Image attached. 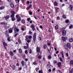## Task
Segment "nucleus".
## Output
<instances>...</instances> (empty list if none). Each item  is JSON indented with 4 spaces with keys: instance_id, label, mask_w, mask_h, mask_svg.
I'll return each instance as SVG.
<instances>
[{
    "instance_id": "f257e3e1",
    "label": "nucleus",
    "mask_w": 73,
    "mask_h": 73,
    "mask_svg": "<svg viewBox=\"0 0 73 73\" xmlns=\"http://www.w3.org/2000/svg\"><path fill=\"white\" fill-rule=\"evenodd\" d=\"M11 13L12 14L11 15L10 17H12V19H15L14 16H15V14H16V12L14 11H11Z\"/></svg>"
},
{
    "instance_id": "f03ea898",
    "label": "nucleus",
    "mask_w": 73,
    "mask_h": 73,
    "mask_svg": "<svg viewBox=\"0 0 73 73\" xmlns=\"http://www.w3.org/2000/svg\"><path fill=\"white\" fill-rule=\"evenodd\" d=\"M36 33H34L33 36V40L34 41H35L36 39Z\"/></svg>"
},
{
    "instance_id": "7ed1b4c3",
    "label": "nucleus",
    "mask_w": 73,
    "mask_h": 73,
    "mask_svg": "<svg viewBox=\"0 0 73 73\" xmlns=\"http://www.w3.org/2000/svg\"><path fill=\"white\" fill-rule=\"evenodd\" d=\"M36 52H37L38 53V52H39V53H41V51H40V49L38 47V46H37L36 48Z\"/></svg>"
},
{
    "instance_id": "20e7f679",
    "label": "nucleus",
    "mask_w": 73,
    "mask_h": 73,
    "mask_svg": "<svg viewBox=\"0 0 73 73\" xmlns=\"http://www.w3.org/2000/svg\"><path fill=\"white\" fill-rule=\"evenodd\" d=\"M14 32H15V33H16V32H19V29H17L16 27H15L14 29Z\"/></svg>"
},
{
    "instance_id": "39448f33",
    "label": "nucleus",
    "mask_w": 73,
    "mask_h": 73,
    "mask_svg": "<svg viewBox=\"0 0 73 73\" xmlns=\"http://www.w3.org/2000/svg\"><path fill=\"white\" fill-rule=\"evenodd\" d=\"M55 9V11L56 13H58V10H60V8H58L57 7H54Z\"/></svg>"
},
{
    "instance_id": "423d86ee",
    "label": "nucleus",
    "mask_w": 73,
    "mask_h": 73,
    "mask_svg": "<svg viewBox=\"0 0 73 73\" xmlns=\"http://www.w3.org/2000/svg\"><path fill=\"white\" fill-rule=\"evenodd\" d=\"M66 31L64 30L63 31L62 34L63 36H65V35H66Z\"/></svg>"
},
{
    "instance_id": "0eeeda50",
    "label": "nucleus",
    "mask_w": 73,
    "mask_h": 73,
    "mask_svg": "<svg viewBox=\"0 0 73 73\" xmlns=\"http://www.w3.org/2000/svg\"><path fill=\"white\" fill-rule=\"evenodd\" d=\"M69 10L70 11H73V6L72 5H70L69 6Z\"/></svg>"
},
{
    "instance_id": "6e6552de",
    "label": "nucleus",
    "mask_w": 73,
    "mask_h": 73,
    "mask_svg": "<svg viewBox=\"0 0 73 73\" xmlns=\"http://www.w3.org/2000/svg\"><path fill=\"white\" fill-rule=\"evenodd\" d=\"M31 28L32 29L33 31H35V26L34 25H31Z\"/></svg>"
},
{
    "instance_id": "1a4fd4ad",
    "label": "nucleus",
    "mask_w": 73,
    "mask_h": 73,
    "mask_svg": "<svg viewBox=\"0 0 73 73\" xmlns=\"http://www.w3.org/2000/svg\"><path fill=\"white\" fill-rule=\"evenodd\" d=\"M10 7L11 8L13 9L15 8V5L13 3H11L10 4Z\"/></svg>"
},
{
    "instance_id": "9d476101",
    "label": "nucleus",
    "mask_w": 73,
    "mask_h": 73,
    "mask_svg": "<svg viewBox=\"0 0 73 73\" xmlns=\"http://www.w3.org/2000/svg\"><path fill=\"white\" fill-rule=\"evenodd\" d=\"M58 66V67H60L61 66L62 64L61 62H58L57 63Z\"/></svg>"
},
{
    "instance_id": "9b49d317",
    "label": "nucleus",
    "mask_w": 73,
    "mask_h": 73,
    "mask_svg": "<svg viewBox=\"0 0 73 73\" xmlns=\"http://www.w3.org/2000/svg\"><path fill=\"white\" fill-rule=\"evenodd\" d=\"M67 48H69V49H70V43H67Z\"/></svg>"
},
{
    "instance_id": "f8f14e48",
    "label": "nucleus",
    "mask_w": 73,
    "mask_h": 73,
    "mask_svg": "<svg viewBox=\"0 0 73 73\" xmlns=\"http://www.w3.org/2000/svg\"><path fill=\"white\" fill-rule=\"evenodd\" d=\"M54 6H58V3H57V1H55L54 2Z\"/></svg>"
},
{
    "instance_id": "ddd939ff",
    "label": "nucleus",
    "mask_w": 73,
    "mask_h": 73,
    "mask_svg": "<svg viewBox=\"0 0 73 73\" xmlns=\"http://www.w3.org/2000/svg\"><path fill=\"white\" fill-rule=\"evenodd\" d=\"M16 17L17 19H21V17L18 15H16Z\"/></svg>"
},
{
    "instance_id": "4468645a",
    "label": "nucleus",
    "mask_w": 73,
    "mask_h": 73,
    "mask_svg": "<svg viewBox=\"0 0 73 73\" xmlns=\"http://www.w3.org/2000/svg\"><path fill=\"white\" fill-rule=\"evenodd\" d=\"M18 41L19 43V44H21V40H20V38L18 39Z\"/></svg>"
},
{
    "instance_id": "2eb2a0df",
    "label": "nucleus",
    "mask_w": 73,
    "mask_h": 73,
    "mask_svg": "<svg viewBox=\"0 0 73 73\" xmlns=\"http://www.w3.org/2000/svg\"><path fill=\"white\" fill-rule=\"evenodd\" d=\"M21 64L22 66H24V65H25V62H24L23 61H22Z\"/></svg>"
},
{
    "instance_id": "dca6fc26",
    "label": "nucleus",
    "mask_w": 73,
    "mask_h": 73,
    "mask_svg": "<svg viewBox=\"0 0 73 73\" xmlns=\"http://www.w3.org/2000/svg\"><path fill=\"white\" fill-rule=\"evenodd\" d=\"M4 8H5V6L1 7H0V10H3Z\"/></svg>"
},
{
    "instance_id": "f3484780",
    "label": "nucleus",
    "mask_w": 73,
    "mask_h": 73,
    "mask_svg": "<svg viewBox=\"0 0 73 73\" xmlns=\"http://www.w3.org/2000/svg\"><path fill=\"white\" fill-rule=\"evenodd\" d=\"M62 40H63L64 41H66V38L65 37H63L62 38Z\"/></svg>"
},
{
    "instance_id": "a211bd4d",
    "label": "nucleus",
    "mask_w": 73,
    "mask_h": 73,
    "mask_svg": "<svg viewBox=\"0 0 73 73\" xmlns=\"http://www.w3.org/2000/svg\"><path fill=\"white\" fill-rule=\"evenodd\" d=\"M62 17L63 18V19H66V15H62Z\"/></svg>"
},
{
    "instance_id": "6ab92c4d",
    "label": "nucleus",
    "mask_w": 73,
    "mask_h": 73,
    "mask_svg": "<svg viewBox=\"0 0 73 73\" xmlns=\"http://www.w3.org/2000/svg\"><path fill=\"white\" fill-rule=\"evenodd\" d=\"M25 38H26L25 40H26V41H27V40H28V35H26V36H25Z\"/></svg>"
},
{
    "instance_id": "aec40b11",
    "label": "nucleus",
    "mask_w": 73,
    "mask_h": 73,
    "mask_svg": "<svg viewBox=\"0 0 73 73\" xmlns=\"http://www.w3.org/2000/svg\"><path fill=\"white\" fill-rule=\"evenodd\" d=\"M0 24L1 25H5V23L4 22H1L0 23Z\"/></svg>"
},
{
    "instance_id": "412c9836",
    "label": "nucleus",
    "mask_w": 73,
    "mask_h": 73,
    "mask_svg": "<svg viewBox=\"0 0 73 73\" xmlns=\"http://www.w3.org/2000/svg\"><path fill=\"white\" fill-rule=\"evenodd\" d=\"M70 65H73V60H71L70 61Z\"/></svg>"
},
{
    "instance_id": "4be33fe9",
    "label": "nucleus",
    "mask_w": 73,
    "mask_h": 73,
    "mask_svg": "<svg viewBox=\"0 0 73 73\" xmlns=\"http://www.w3.org/2000/svg\"><path fill=\"white\" fill-rule=\"evenodd\" d=\"M32 51L31 50V49L30 48L29 50V53H30V54H32Z\"/></svg>"
},
{
    "instance_id": "5701e85b",
    "label": "nucleus",
    "mask_w": 73,
    "mask_h": 73,
    "mask_svg": "<svg viewBox=\"0 0 73 73\" xmlns=\"http://www.w3.org/2000/svg\"><path fill=\"white\" fill-rule=\"evenodd\" d=\"M23 47L24 48V49H27L28 48H29V47L27 46H24Z\"/></svg>"
},
{
    "instance_id": "b1692460",
    "label": "nucleus",
    "mask_w": 73,
    "mask_h": 73,
    "mask_svg": "<svg viewBox=\"0 0 73 73\" xmlns=\"http://www.w3.org/2000/svg\"><path fill=\"white\" fill-rule=\"evenodd\" d=\"M3 45H4V46H7V43H6L5 42H3Z\"/></svg>"
},
{
    "instance_id": "393cba45",
    "label": "nucleus",
    "mask_w": 73,
    "mask_h": 73,
    "mask_svg": "<svg viewBox=\"0 0 73 73\" xmlns=\"http://www.w3.org/2000/svg\"><path fill=\"white\" fill-rule=\"evenodd\" d=\"M10 55H11V56H13V55L14 54H13V52L12 51H11L10 52Z\"/></svg>"
},
{
    "instance_id": "a878e982",
    "label": "nucleus",
    "mask_w": 73,
    "mask_h": 73,
    "mask_svg": "<svg viewBox=\"0 0 73 73\" xmlns=\"http://www.w3.org/2000/svg\"><path fill=\"white\" fill-rule=\"evenodd\" d=\"M9 15L6 16L5 17V19H9Z\"/></svg>"
},
{
    "instance_id": "bb28decb",
    "label": "nucleus",
    "mask_w": 73,
    "mask_h": 73,
    "mask_svg": "<svg viewBox=\"0 0 73 73\" xmlns=\"http://www.w3.org/2000/svg\"><path fill=\"white\" fill-rule=\"evenodd\" d=\"M12 30H9V33H12Z\"/></svg>"
},
{
    "instance_id": "cd10ccee",
    "label": "nucleus",
    "mask_w": 73,
    "mask_h": 73,
    "mask_svg": "<svg viewBox=\"0 0 73 73\" xmlns=\"http://www.w3.org/2000/svg\"><path fill=\"white\" fill-rule=\"evenodd\" d=\"M69 41L71 42H73V39H72V38L70 39H69Z\"/></svg>"
},
{
    "instance_id": "c85d7f7f",
    "label": "nucleus",
    "mask_w": 73,
    "mask_h": 73,
    "mask_svg": "<svg viewBox=\"0 0 73 73\" xmlns=\"http://www.w3.org/2000/svg\"><path fill=\"white\" fill-rule=\"evenodd\" d=\"M38 58L40 60H41V56H39L38 57Z\"/></svg>"
},
{
    "instance_id": "c756f323",
    "label": "nucleus",
    "mask_w": 73,
    "mask_h": 73,
    "mask_svg": "<svg viewBox=\"0 0 73 73\" xmlns=\"http://www.w3.org/2000/svg\"><path fill=\"white\" fill-rule=\"evenodd\" d=\"M28 36L29 39H31V38H32V36L30 35L29 36Z\"/></svg>"
},
{
    "instance_id": "7c9ffc66",
    "label": "nucleus",
    "mask_w": 73,
    "mask_h": 73,
    "mask_svg": "<svg viewBox=\"0 0 73 73\" xmlns=\"http://www.w3.org/2000/svg\"><path fill=\"white\" fill-rule=\"evenodd\" d=\"M72 28H73V25H70L69 27V29H71Z\"/></svg>"
},
{
    "instance_id": "2f4dec72",
    "label": "nucleus",
    "mask_w": 73,
    "mask_h": 73,
    "mask_svg": "<svg viewBox=\"0 0 73 73\" xmlns=\"http://www.w3.org/2000/svg\"><path fill=\"white\" fill-rule=\"evenodd\" d=\"M73 72V68H72L70 72V73H72Z\"/></svg>"
},
{
    "instance_id": "473e14b6",
    "label": "nucleus",
    "mask_w": 73,
    "mask_h": 73,
    "mask_svg": "<svg viewBox=\"0 0 73 73\" xmlns=\"http://www.w3.org/2000/svg\"><path fill=\"white\" fill-rule=\"evenodd\" d=\"M38 70H39V68H36V70L37 72H38Z\"/></svg>"
},
{
    "instance_id": "72a5a7b5",
    "label": "nucleus",
    "mask_w": 73,
    "mask_h": 73,
    "mask_svg": "<svg viewBox=\"0 0 73 73\" xmlns=\"http://www.w3.org/2000/svg\"><path fill=\"white\" fill-rule=\"evenodd\" d=\"M19 53H22V50H21V49H20L19 50Z\"/></svg>"
},
{
    "instance_id": "f704fd0d",
    "label": "nucleus",
    "mask_w": 73,
    "mask_h": 73,
    "mask_svg": "<svg viewBox=\"0 0 73 73\" xmlns=\"http://www.w3.org/2000/svg\"><path fill=\"white\" fill-rule=\"evenodd\" d=\"M15 66L13 65V67H12V68L13 69H15Z\"/></svg>"
},
{
    "instance_id": "c9c22d12",
    "label": "nucleus",
    "mask_w": 73,
    "mask_h": 73,
    "mask_svg": "<svg viewBox=\"0 0 73 73\" xmlns=\"http://www.w3.org/2000/svg\"><path fill=\"white\" fill-rule=\"evenodd\" d=\"M70 21L69 20H66L65 22L66 23H68Z\"/></svg>"
},
{
    "instance_id": "e433bc0d",
    "label": "nucleus",
    "mask_w": 73,
    "mask_h": 73,
    "mask_svg": "<svg viewBox=\"0 0 73 73\" xmlns=\"http://www.w3.org/2000/svg\"><path fill=\"white\" fill-rule=\"evenodd\" d=\"M22 23L23 24L25 23V20H22Z\"/></svg>"
},
{
    "instance_id": "4c0bfd02",
    "label": "nucleus",
    "mask_w": 73,
    "mask_h": 73,
    "mask_svg": "<svg viewBox=\"0 0 73 73\" xmlns=\"http://www.w3.org/2000/svg\"><path fill=\"white\" fill-rule=\"evenodd\" d=\"M33 65H37V64L36 62H34L33 63Z\"/></svg>"
},
{
    "instance_id": "58836bf2",
    "label": "nucleus",
    "mask_w": 73,
    "mask_h": 73,
    "mask_svg": "<svg viewBox=\"0 0 73 73\" xmlns=\"http://www.w3.org/2000/svg\"><path fill=\"white\" fill-rule=\"evenodd\" d=\"M5 35H6V36H7L8 37H9V34H8V33H5Z\"/></svg>"
},
{
    "instance_id": "ea45409f",
    "label": "nucleus",
    "mask_w": 73,
    "mask_h": 73,
    "mask_svg": "<svg viewBox=\"0 0 73 73\" xmlns=\"http://www.w3.org/2000/svg\"><path fill=\"white\" fill-rule=\"evenodd\" d=\"M55 29H58V25H56V26H55Z\"/></svg>"
},
{
    "instance_id": "a19ab883",
    "label": "nucleus",
    "mask_w": 73,
    "mask_h": 73,
    "mask_svg": "<svg viewBox=\"0 0 73 73\" xmlns=\"http://www.w3.org/2000/svg\"><path fill=\"white\" fill-rule=\"evenodd\" d=\"M29 14L30 15H32V12L31 11H29Z\"/></svg>"
},
{
    "instance_id": "79ce46f5",
    "label": "nucleus",
    "mask_w": 73,
    "mask_h": 73,
    "mask_svg": "<svg viewBox=\"0 0 73 73\" xmlns=\"http://www.w3.org/2000/svg\"><path fill=\"white\" fill-rule=\"evenodd\" d=\"M32 5L31 4L28 7H29L30 8H32Z\"/></svg>"
},
{
    "instance_id": "37998d69",
    "label": "nucleus",
    "mask_w": 73,
    "mask_h": 73,
    "mask_svg": "<svg viewBox=\"0 0 73 73\" xmlns=\"http://www.w3.org/2000/svg\"><path fill=\"white\" fill-rule=\"evenodd\" d=\"M25 53L26 54H27L28 53V50H25Z\"/></svg>"
},
{
    "instance_id": "c03bdc74",
    "label": "nucleus",
    "mask_w": 73,
    "mask_h": 73,
    "mask_svg": "<svg viewBox=\"0 0 73 73\" xmlns=\"http://www.w3.org/2000/svg\"><path fill=\"white\" fill-rule=\"evenodd\" d=\"M44 48V49H46V46L45 45H44L43 46Z\"/></svg>"
},
{
    "instance_id": "a18cd8bd",
    "label": "nucleus",
    "mask_w": 73,
    "mask_h": 73,
    "mask_svg": "<svg viewBox=\"0 0 73 73\" xmlns=\"http://www.w3.org/2000/svg\"><path fill=\"white\" fill-rule=\"evenodd\" d=\"M21 21V19H18L17 20V21L19 22V21Z\"/></svg>"
},
{
    "instance_id": "49530a36",
    "label": "nucleus",
    "mask_w": 73,
    "mask_h": 73,
    "mask_svg": "<svg viewBox=\"0 0 73 73\" xmlns=\"http://www.w3.org/2000/svg\"><path fill=\"white\" fill-rule=\"evenodd\" d=\"M19 35V33H17L15 34L14 36L15 37H16V36H17V35Z\"/></svg>"
},
{
    "instance_id": "de8ad7c7",
    "label": "nucleus",
    "mask_w": 73,
    "mask_h": 73,
    "mask_svg": "<svg viewBox=\"0 0 73 73\" xmlns=\"http://www.w3.org/2000/svg\"><path fill=\"white\" fill-rule=\"evenodd\" d=\"M29 34H32V32H31V31H29Z\"/></svg>"
},
{
    "instance_id": "09e8293b",
    "label": "nucleus",
    "mask_w": 73,
    "mask_h": 73,
    "mask_svg": "<svg viewBox=\"0 0 73 73\" xmlns=\"http://www.w3.org/2000/svg\"><path fill=\"white\" fill-rule=\"evenodd\" d=\"M57 61L56 60L54 61V64H57Z\"/></svg>"
},
{
    "instance_id": "8fccbe9b",
    "label": "nucleus",
    "mask_w": 73,
    "mask_h": 73,
    "mask_svg": "<svg viewBox=\"0 0 73 73\" xmlns=\"http://www.w3.org/2000/svg\"><path fill=\"white\" fill-rule=\"evenodd\" d=\"M48 59H50V58H51V56H48Z\"/></svg>"
},
{
    "instance_id": "3c124183",
    "label": "nucleus",
    "mask_w": 73,
    "mask_h": 73,
    "mask_svg": "<svg viewBox=\"0 0 73 73\" xmlns=\"http://www.w3.org/2000/svg\"><path fill=\"white\" fill-rule=\"evenodd\" d=\"M62 57H63V58H64V54H63V53L62 52Z\"/></svg>"
},
{
    "instance_id": "603ef678",
    "label": "nucleus",
    "mask_w": 73,
    "mask_h": 73,
    "mask_svg": "<svg viewBox=\"0 0 73 73\" xmlns=\"http://www.w3.org/2000/svg\"><path fill=\"white\" fill-rule=\"evenodd\" d=\"M7 40L9 41H10V37H9L7 38Z\"/></svg>"
},
{
    "instance_id": "864d4df0",
    "label": "nucleus",
    "mask_w": 73,
    "mask_h": 73,
    "mask_svg": "<svg viewBox=\"0 0 73 73\" xmlns=\"http://www.w3.org/2000/svg\"><path fill=\"white\" fill-rule=\"evenodd\" d=\"M60 61H62V58L60 57Z\"/></svg>"
},
{
    "instance_id": "5fc2aeb1",
    "label": "nucleus",
    "mask_w": 73,
    "mask_h": 73,
    "mask_svg": "<svg viewBox=\"0 0 73 73\" xmlns=\"http://www.w3.org/2000/svg\"><path fill=\"white\" fill-rule=\"evenodd\" d=\"M42 70H39L38 71V73H41V72H42Z\"/></svg>"
},
{
    "instance_id": "6e6d98bb",
    "label": "nucleus",
    "mask_w": 73,
    "mask_h": 73,
    "mask_svg": "<svg viewBox=\"0 0 73 73\" xmlns=\"http://www.w3.org/2000/svg\"><path fill=\"white\" fill-rule=\"evenodd\" d=\"M19 63H17L16 64V65L17 66H19Z\"/></svg>"
},
{
    "instance_id": "4d7b16f0",
    "label": "nucleus",
    "mask_w": 73,
    "mask_h": 73,
    "mask_svg": "<svg viewBox=\"0 0 73 73\" xmlns=\"http://www.w3.org/2000/svg\"><path fill=\"white\" fill-rule=\"evenodd\" d=\"M27 3L28 4H29L30 3V2L29 1H27Z\"/></svg>"
},
{
    "instance_id": "13d9d810",
    "label": "nucleus",
    "mask_w": 73,
    "mask_h": 73,
    "mask_svg": "<svg viewBox=\"0 0 73 73\" xmlns=\"http://www.w3.org/2000/svg\"><path fill=\"white\" fill-rule=\"evenodd\" d=\"M26 45H27V46H28V47H29V44H28V43H26Z\"/></svg>"
},
{
    "instance_id": "bf43d9fd",
    "label": "nucleus",
    "mask_w": 73,
    "mask_h": 73,
    "mask_svg": "<svg viewBox=\"0 0 73 73\" xmlns=\"http://www.w3.org/2000/svg\"><path fill=\"white\" fill-rule=\"evenodd\" d=\"M19 70H21V69H22V67H20L19 68Z\"/></svg>"
},
{
    "instance_id": "052dcab7",
    "label": "nucleus",
    "mask_w": 73,
    "mask_h": 73,
    "mask_svg": "<svg viewBox=\"0 0 73 73\" xmlns=\"http://www.w3.org/2000/svg\"><path fill=\"white\" fill-rule=\"evenodd\" d=\"M7 1L9 3H11V0H7Z\"/></svg>"
},
{
    "instance_id": "680f3d73",
    "label": "nucleus",
    "mask_w": 73,
    "mask_h": 73,
    "mask_svg": "<svg viewBox=\"0 0 73 73\" xmlns=\"http://www.w3.org/2000/svg\"><path fill=\"white\" fill-rule=\"evenodd\" d=\"M66 56L67 57H68L69 56V54L68 53H66Z\"/></svg>"
},
{
    "instance_id": "e2e57ef3",
    "label": "nucleus",
    "mask_w": 73,
    "mask_h": 73,
    "mask_svg": "<svg viewBox=\"0 0 73 73\" xmlns=\"http://www.w3.org/2000/svg\"><path fill=\"white\" fill-rule=\"evenodd\" d=\"M28 21L29 22V21H30V20H31V19H27Z\"/></svg>"
},
{
    "instance_id": "0e129e2a",
    "label": "nucleus",
    "mask_w": 73,
    "mask_h": 73,
    "mask_svg": "<svg viewBox=\"0 0 73 73\" xmlns=\"http://www.w3.org/2000/svg\"><path fill=\"white\" fill-rule=\"evenodd\" d=\"M22 3H24V0H21Z\"/></svg>"
},
{
    "instance_id": "69168bd1",
    "label": "nucleus",
    "mask_w": 73,
    "mask_h": 73,
    "mask_svg": "<svg viewBox=\"0 0 73 73\" xmlns=\"http://www.w3.org/2000/svg\"><path fill=\"white\" fill-rule=\"evenodd\" d=\"M39 40H41L42 39H41V38L40 37V36L39 37Z\"/></svg>"
},
{
    "instance_id": "338daca9",
    "label": "nucleus",
    "mask_w": 73,
    "mask_h": 73,
    "mask_svg": "<svg viewBox=\"0 0 73 73\" xmlns=\"http://www.w3.org/2000/svg\"><path fill=\"white\" fill-rule=\"evenodd\" d=\"M21 30L22 31H24V28H22L21 29Z\"/></svg>"
},
{
    "instance_id": "774afa93",
    "label": "nucleus",
    "mask_w": 73,
    "mask_h": 73,
    "mask_svg": "<svg viewBox=\"0 0 73 73\" xmlns=\"http://www.w3.org/2000/svg\"><path fill=\"white\" fill-rule=\"evenodd\" d=\"M29 9H30V8H29V7H27V10L28 11V10H29Z\"/></svg>"
}]
</instances>
